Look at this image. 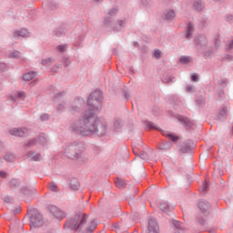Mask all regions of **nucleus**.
Returning a JSON list of instances; mask_svg holds the SVG:
<instances>
[{"instance_id": "79ce46f5", "label": "nucleus", "mask_w": 233, "mask_h": 233, "mask_svg": "<svg viewBox=\"0 0 233 233\" xmlns=\"http://www.w3.org/2000/svg\"><path fill=\"white\" fill-rule=\"evenodd\" d=\"M29 145H30V146L35 145V143L33 141V142H30Z\"/></svg>"}, {"instance_id": "f3484780", "label": "nucleus", "mask_w": 233, "mask_h": 233, "mask_svg": "<svg viewBox=\"0 0 233 233\" xmlns=\"http://www.w3.org/2000/svg\"><path fill=\"white\" fill-rule=\"evenodd\" d=\"M122 26H125V22L120 20L115 25L114 30H120Z\"/></svg>"}, {"instance_id": "20e7f679", "label": "nucleus", "mask_w": 233, "mask_h": 233, "mask_svg": "<svg viewBox=\"0 0 233 233\" xmlns=\"http://www.w3.org/2000/svg\"><path fill=\"white\" fill-rule=\"evenodd\" d=\"M31 228H39L43 227V215L39 211H33L30 218Z\"/></svg>"}, {"instance_id": "aec40b11", "label": "nucleus", "mask_w": 233, "mask_h": 233, "mask_svg": "<svg viewBox=\"0 0 233 233\" xmlns=\"http://www.w3.org/2000/svg\"><path fill=\"white\" fill-rule=\"evenodd\" d=\"M208 190V183L205 182L200 187V192H207Z\"/></svg>"}, {"instance_id": "c9c22d12", "label": "nucleus", "mask_w": 233, "mask_h": 233, "mask_svg": "<svg viewBox=\"0 0 233 233\" xmlns=\"http://www.w3.org/2000/svg\"><path fill=\"white\" fill-rule=\"evenodd\" d=\"M116 12H117V11H116V10L111 11V12L109 13V15H115Z\"/></svg>"}, {"instance_id": "f257e3e1", "label": "nucleus", "mask_w": 233, "mask_h": 233, "mask_svg": "<svg viewBox=\"0 0 233 233\" xmlns=\"http://www.w3.org/2000/svg\"><path fill=\"white\" fill-rule=\"evenodd\" d=\"M71 128L82 136H89L96 132H98L100 136L106 134V126L103 125L94 113H86L80 120L73 123Z\"/></svg>"}, {"instance_id": "a211bd4d", "label": "nucleus", "mask_w": 233, "mask_h": 233, "mask_svg": "<svg viewBox=\"0 0 233 233\" xmlns=\"http://www.w3.org/2000/svg\"><path fill=\"white\" fill-rule=\"evenodd\" d=\"M180 63H182V65H188V63H190V57L189 56H182L180 58Z\"/></svg>"}, {"instance_id": "412c9836", "label": "nucleus", "mask_w": 233, "mask_h": 233, "mask_svg": "<svg viewBox=\"0 0 233 233\" xmlns=\"http://www.w3.org/2000/svg\"><path fill=\"white\" fill-rule=\"evenodd\" d=\"M10 57H15L17 59L21 57V53H19V51H15L10 55Z\"/></svg>"}, {"instance_id": "9d476101", "label": "nucleus", "mask_w": 233, "mask_h": 233, "mask_svg": "<svg viewBox=\"0 0 233 233\" xmlns=\"http://www.w3.org/2000/svg\"><path fill=\"white\" fill-rule=\"evenodd\" d=\"M198 208L201 212H207L210 208V205L205 201H200L198 203Z\"/></svg>"}, {"instance_id": "9b49d317", "label": "nucleus", "mask_w": 233, "mask_h": 233, "mask_svg": "<svg viewBox=\"0 0 233 233\" xmlns=\"http://www.w3.org/2000/svg\"><path fill=\"white\" fill-rule=\"evenodd\" d=\"M115 184L118 188H123L127 185V181L123 178H116Z\"/></svg>"}, {"instance_id": "b1692460", "label": "nucleus", "mask_w": 233, "mask_h": 233, "mask_svg": "<svg viewBox=\"0 0 233 233\" xmlns=\"http://www.w3.org/2000/svg\"><path fill=\"white\" fill-rule=\"evenodd\" d=\"M38 140L40 145H45V143H46V137H45V136H40Z\"/></svg>"}, {"instance_id": "c756f323", "label": "nucleus", "mask_w": 233, "mask_h": 233, "mask_svg": "<svg viewBox=\"0 0 233 233\" xmlns=\"http://www.w3.org/2000/svg\"><path fill=\"white\" fill-rule=\"evenodd\" d=\"M174 225L177 228H181V223L175 221Z\"/></svg>"}, {"instance_id": "7ed1b4c3", "label": "nucleus", "mask_w": 233, "mask_h": 233, "mask_svg": "<svg viewBox=\"0 0 233 233\" xmlns=\"http://www.w3.org/2000/svg\"><path fill=\"white\" fill-rule=\"evenodd\" d=\"M67 157H70V159H76L78 163H86L88 161V158L83 155V153L79 152V146H76V147H71L66 152Z\"/></svg>"}, {"instance_id": "c85d7f7f", "label": "nucleus", "mask_w": 233, "mask_h": 233, "mask_svg": "<svg viewBox=\"0 0 233 233\" xmlns=\"http://www.w3.org/2000/svg\"><path fill=\"white\" fill-rule=\"evenodd\" d=\"M75 105L76 106L77 108H79V106H81V105H83V102L77 100L76 102H75Z\"/></svg>"}, {"instance_id": "2f4dec72", "label": "nucleus", "mask_w": 233, "mask_h": 233, "mask_svg": "<svg viewBox=\"0 0 233 233\" xmlns=\"http://www.w3.org/2000/svg\"><path fill=\"white\" fill-rule=\"evenodd\" d=\"M0 177H6V173L4 171H0Z\"/></svg>"}, {"instance_id": "1a4fd4ad", "label": "nucleus", "mask_w": 233, "mask_h": 233, "mask_svg": "<svg viewBox=\"0 0 233 233\" xmlns=\"http://www.w3.org/2000/svg\"><path fill=\"white\" fill-rule=\"evenodd\" d=\"M11 136H18V137H23L25 136V130L22 128H14L10 130Z\"/></svg>"}, {"instance_id": "bb28decb", "label": "nucleus", "mask_w": 233, "mask_h": 233, "mask_svg": "<svg viewBox=\"0 0 233 233\" xmlns=\"http://www.w3.org/2000/svg\"><path fill=\"white\" fill-rule=\"evenodd\" d=\"M57 110H58V112H63V110H65V105L60 104V105L57 106Z\"/></svg>"}, {"instance_id": "2eb2a0df", "label": "nucleus", "mask_w": 233, "mask_h": 233, "mask_svg": "<svg viewBox=\"0 0 233 233\" xmlns=\"http://www.w3.org/2000/svg\"><path fill=\"white\" fill-rule=\"evenodd\" d=\"M169 208L168 203L163 202L160 204V210H162V212H168Z\"/></svg>"}, {"instance_id": "58836bf2", "label": "nucleus", "mask_w": 233, "mask_h": 233, "mask_svg": "<svg viewBox=\"0 0 233 233\" xmlns=\"http://www.w3.org/2000/svg\"><path fill=\"white\" fill-rule=\"evenodd\" d=\"M105 25H107V26L110 25L107 19L105 20Z\"/></svg>"}, {"instance_id": "6ab92c4d", "label": "nucleus", "mask_w": 233, "mask_h": 233, "mask_svg": "<svg viewBox=\"0 0 233 233\" xmlns=\"http://www.w3.org/2000/svg\"><path fill=\"white\" fill-rule=\"evenodd\" d=\"M164 136H166V137H169V139H171V141H177V137H176V135H173V134H164Z\"/></svg>"}, {"instance_id": "473e14b6", "label": "nucleus", "mask_w": 233, "mask_h": 233, "mask_svg": "<svg viewBox=\"0 0 233 233\" xmlns=\"http://www.w3.org/2000/svg\"><path fill=\"white\" fill-rule=\"evenodd\" d=\"M5 159L6 161H11L10 156H8V155H6V156L5 157Z\"/></svg>"}, {"instance_id": "f03ea898", "label": "nucleus", "mask_w": 233, "mask_h": 233, "mask_svg": "<svg viewBox=\"0 0 233 233\" xmlns=\"http://www.w3.org/2000/svg\"><path fill=\"white\" fill-rule=\"evenodd\" d=\"M101 101H103L101 93L96 91L90 95L87 99V105L92 109V112H97V110L101 109Z\"/></svg>"}, {"instance_id": "4468645a", "label": "nucleus", "mask_w": 233, "mask_h": 233, "mask_svg": "<svg viewBox=\"0 0 233 233\" xmlns=\"http://www.w3.org/2000/svg\"><path fill=\"white\" fill-rule=\"evenodd\" d=\"M192 32H194V25L192 24H188L187 33L186 35L187 39H190V37L192 35Z\"/></svg>"}, {"instance_id": "4be33fe9", "label": "nucleus", "mask_w": 233, "mask_h": 233, "mask_svg": "<svg viewBox=\"0 0 233 233\" xmlns=\"http://www.w3.org/2000/svg\"><path fill=\"white\" fill-rule=\"evenodd\" d=\"M48 188H49V190H52L53 192H56V190H57V185H56V184H49L48 185Z\"/></svg>"}, {"instance_id": "c03bdc74", "label": "nucleus", "mask_w": 233, "mask_h": 233, "mask_svg": "<svg viewBox=\"0 0 233 233\" xmlns=\"http://www.w3.org/2000/svg\"><path fill=\"white\" fill-rule=\"evenodd\" d=\"M0 147H1V143H0Z\"/></svg>"}, {"instance_id": "7c9ffc66", "label": "nucleus", "mask_w": 233, "mask_h": 233, "mask_svg": "<svg viewBox=\"0 0 233 233\" xmlns=\"http://www.w3.org/2000/svg\"><path fill=\"white\" fill-rule=\"evenodd\" d=\"M66 48V46H58V50L60 51V52H64V50Z\"/></svg>"}, {"instance_id": "423d86ee", "label": "nucleus", "mask_w": 233, "mask_h": 233, "mask_svg": "<svg viewBox=\"0 0 233 233\" xmlns=\"http://www.w3.org/2000/svg\"><path fill=\"white\" fill-rule=\"evenodd\" d=\"M50 212L56 218V219H63V218H65V213L56 206L51 207Z\"/></svg>"}, {"instance_id": "a19ab883", "label": "nucleus", "mask_w": 233, "mask_h": 233, "mask_svg": "<svg viewBox=\"0 0 233 233\" xmlns=\"http://www.w3.org/2000/svg\"><path fill=\"white\" fill-rule=\"evenodd\" d=\"M192 90V87L187 86V91L190 92Z\"/></svg>"}, {"instance_id": "a18cd8bd", "label": "nucleus", "mask_w": 233, "mask_h": 233, "mask_svg": "<svg viewBox=\"0 0 233 233\" xmlns=\"http://www.w3.org/2000/svg\"><path fill=\"white\" fill-rule=\"evenodd\" d=\"M217 1H219V0H217Z\"/></svg>"}, {"instance_id": "f704fd0d", "label": "nucleus", "mask_w": 233, "mask_h": 233, "mask_svg": "<svg viewBox=\"0 0 233 233\" xmlns=\"http://www.w3.org/2000/svg\"><path fill=\"white\" fill-rule=\"evenodd\" d=\"M18 97H25V93H18Z\"/></svg>"}, {"instance_id": "cd10ccee", "label": "nucleus", "mask_w": 233, "mask_h": 233, "mask_svg": "<svg viewBox=\"0 0 233 233\" xmlns=\"http://www.w3.org/2000/svg\"><path fill=\"white\" fill-rule=\"evenodd\" d=\"M191 81H194L195 83L198 82V76L197 75H192L191 76Z\"/></svg>"}, {"instance_id": "a878e982", "label": "nucleus", "mask_w": 233, "mask_h": 233, "mask_svg": "<svg viewBox=\"0 0 233 233\" xmlns=\"http://www.w3.org/2000/svg\"><path fill=\"white\" fill-rule=\"evenodd\" d=\"M40 119H41L42 121H47V119H48V115H47V114L42 115V116H40Z\"/></svg>"}, {"instance_id": "4c0bfd02", "label": "nucleus", "mask_w": 233, "mask_h": 233, "mask_svg": "<svg viewBox=\"0 0 233 233\" xmlns=\"http://www.w3.org/2000/svg\"><path fill=\"white\" fill-rule=\"evenodd\" d=\"M230 48H233V40L229 43V50Z\"/></svg>"}, {"instance_id": "5701e85b", "label": "nucleus", "mask_w": 233, "mask_h": 233, "mask_svg": "<svg viewBox=\"0 0 233 233\" xmlns=\"http://www.w3.org/2000/svg\"><path fill=\"white\" fill-rule=\"evenodd\" d=\"M97 227V224L96 222H92L91 225L89 226V230L90 232H94Z\"/></svg>"}, {"instance_id": "ea45409f", "label": "nucleus", "mask_w": 233, "mask_h": 233, "mask_svg": "<svg viewBox=\"0 0 233 233\" xmlns=\"http://www.w3.org/2000/svg\"><path fill=\"white\" fill-rule=\"evenodd\" d=\"M42 63H43V65H46L47 61L46 60H43Z\"/></svg>"}, {"instance_id": "6e6552de", "label": "nucleus", "mask_w": 233, "mask_h": 233, "mask_svg": "<svg viewBox=\"0 0 233 233\" xmlns=\"http://www.w3.org/2000/svg\"><path fill=\"white\" fill-rule=\"evenodd\" d=\"M78 219L80 220L79 222H77L75 227L76 228H81V225H85V223H86V215H83V214H80L78 215Z\"/></svg>"}, {"instance_id": "0eeeda50", "label": "nucleus", "mask_w": 233, "mask_h": 233, "mask_svg": "<svg viewBox=\"0 0 233 233\" xmlns=\"http://www.w3.org/2000/svg\"><path fill=\"white\" fill-rule=\"evenodd\" d=\"M29 36H30V32H28L25 28L21 30H16L14 32V37H15V39H19V37H29Z\"/></svg>"}, {"instance_id": "ddd939ff", "label": "nucleus", "mask_w": 233, "mask_h": 233, "mask_svg": "<svg viewBox=\"0 0 233 233\" xmlns=\"http://www.w3.org/2000/svg\"><path fill=\"white\" fill-rule=\"evenodd\" d=\"M193 6L196 8V10H203V2L201 0H196Z\"/></svg>"}, {"instance_id": "393cba45", "label": "nucleus", "mask_w": 233, "mask_h": 233, "mask_svg": "<svg viewBox=\"0 0 233 233\" xmlns=\"http://www.w3.org/2000/svg\"><path fill=\"white\" fill-rule=\"evenodd\" d=\"M154 56L157 58V59H159V57H161V51L160 50H156L154 52Z\"/></svg>"}, {"instance_id": "f8f14e48", "label": "nucleus", "mask_w": 233, "mask_h": 233, "mask_svg": "<svg viewBox=\"0 0 233 233\" xmlns=\"http://www.w3.org/2000/svg\"><path fill=\"white\" fill-rule=\"evenodd\" d=\"M24 81H32L34 77H35V73L34 72H29L24 75Z\"/></svg>"}, {"instance_id": "e433bc0d", "label": "nucleus", "mask_w": 233, "mask_h": 233, "mask_svg": "<svg viewBox=\"0 0 233 233\" xmlns=\"http://www.w3.org/2000/svg\"><path fill=\"white\" fill-rule=\"evenodd\" d=\"M37 159H39V154L35 155V157L34 158L35 161H37Z\"/></svg>"}, {"instance_id": "72a5a7b5", "label": "nucleus", "mask_w": 233, "mask_h": 233, "mask_svg": "<svg viewBox=\"0 0 233 233\" xmlns=\"http://www.w3.org/2000/svg\"><path fill=\"white\" fill-rule=\"evenodd\" d=\"M0 68H6V64H0Z\"/></svg>"}, {"instance_id": "37998d69", "label": "nucleus", "mask_w": 233, "mask_h": 233, "mask_svg": "<svg viewBox=\"0 0 233 233\" xmlns=\"http://www.w3.org/2000/svg\"><path fill=\"white\" fill-rule=\"evenodd\" d=\"M18 212H21V208H18Z\"/></svg>"}, {"instance_id": "39448f33", "label": "nucleus", "mask_w": 233, "mask_h": 233, "mask_svg": "<svg viewBox=\"0 0 233 233\" xmlns=\"http://www.w3.org/2000/svg\"><path fill=\"white\" fill-rule=\"evenodd\" d=\"M148 233H159V226L154 218H151L148 222Z\"/></svg>"}, {"instance_id": "dca6fc26", "label": "nucleus", "mask_w": 233, "mask_h": 233, "mask_svg": "<svg viewBox=\"0 0 233 233\" xmlns=\"http://www.w3.org/2000/svg\"><path fill=\"white\" fill-rule=\"evenodd\" d=\"M174 17H176V12L174 10L168 11L166 15L167 19H174Z\"/></svg>"}]
</instances>
